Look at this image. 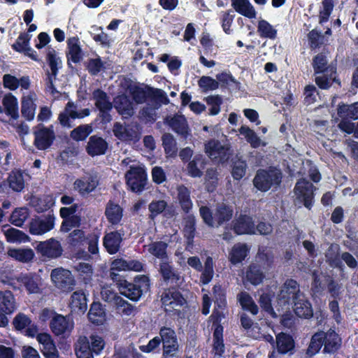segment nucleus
<instances>
[{"instance_id": "obj_1", "label": "nucleus", "mask_w": 358, "mask_h": 358, "mask_svg": "<svg viewBox=\"0 0 358 358\" xmlns=\"http://www.w3.org/2000/svg\"><path fill=\"white\" fill-rule=\"evenodd\" d=\"M110 275L117 285L120 294L132 301H139L143 294L150 290V280L146 275H138L132 282H129L113 271L110 272Z\"/></svg>"}, {"instance_id": "obj_2", "label": "nucleus", "mask_w": 358, "mask_h": 358, "mask_svg": "<svg viewBox=\"0 0 358 358\" xmlns=\"http://www.w3.org/2000/svg\"><path fill=\"white\" fill-rule=\"evenodd\" d=\"M234 213L233 207L224 203H217L213 211L206 206L199 208V214L203 223L210 228H218L227 224L232 220Z\"/></svg>"}, {"instance_id": "obj_3", "label": "nucleus", "mask_w": 358, "mask_h": 358, "mask_svg": "<svg viewBox=\"0 0 358 358\" xmlns=\"http://www.w3.org/2000/svg\"><path fill=\"white\" fill-rule=\"evenodd\" d=\"M128 89L133 100L137 104L143 103L149 99L153 103L154 106L158 108L162 105H168L170 103L166 93L162 89L149 85L141 87L136 85L128 86Z\"/></svg>"}, {"instance_id": "obj_4", "label": "nucleus", "mask_w": 358, "mask_h": 358, "mask_svg": "<svg viewBox=\"0 0 358 358\" xmlns=\"http://www.w3.org/2000/svg\"><path fill=\"white\" fill-rule=\"evenodd\" d=\"M160 301L166 313L173 316L181 317L182 312L176 308H182L187 304L180 289L174 286L165 288L161 294Z\"/></svg>"}, {"instance_id": "obj_5", "label": "nucleus", "mask_w": 358, "mask_h": 358, "mask_svg": "<svg viewBox=\"0 0 358 358\" xmlns=\"http://www.w3.org/2000/svg\"><path fill=\"white\" fill-rule=\"evenodd\" d=\"M282 172L275 167L259 169L253 179V185L259 191L266 192L272 187H278L282 182Z\"/></svg>"}, {"instance_id": "obj_6", "label": "nucleus", "mask_w": 358, "mask_h": 358, "mask_svg": "<svg viewBox=\"0 0 358 358\" xmlns=\"http://www.w3.org/2000/svg\"><path fill=\"white\" fill-rule=\"evenodd\" d=\"M105 345L103 339L97 335L80 337L75 345V352L78 358H94L102 351Z\"/></svg>"}, {"instance_id": "obj_7", "label": "nucleus", "mask_w": 358, "mask_h": 358, "mask_svg": "<svg viewBox=\"0 0 358 358\" xmlns=\"http://www.w3.org/2000/svg\"><path fill=\"white\" fill-rule=\"evenodd\" d=\"M124 178L128 189L132 192L140 194L145 189L148 175L143 167L131 166L126 172Z\"/></svg>"}, {"instance_id": "obj_8", "label": "nucleus", "mask_w": 358, "mask_h": 358, "mask_svg": "<svg viewBox=\"0 0 358 358\" xmlns=\"http://www.w3.org/2000/svg\"><path fill=\"white\" fill-rule=\"evenodd\" d=\"M159 334L162 343L163 357H174L179 351V344L175 330L171 327H162Z\"/></svg>"}, {"instance_id": "obj_9", "label": "nucleus", "mask_w": 358, "mask_h": 358, "mask_svg": "<svg viewBox=\"0 0 358 358\" xmlns=\"http://www.w3.org/2000/svg\"><path fill=\"white\" fill-rule=\"evenodd\" d=\"M34 145L39 150H45L51 147L55 140L53 126L45 127L39 123L33 127Z\"/></svg>"}, {"instance_id": "obj_10", "label": "nucleus", "mask_w": 358, "mask_h": 358, "mask_svg": "<svg viewBox=\"0 0 358 358\" xmlns=\"http://www.w3.org/2000/svg\"><path fill=\"white\" fill-rule=\"evenodd\" d=\"M50 276L55 286L63 292H71L76 285L75 278L68 269L62 267L55 268Z\"/></svg>"}, {"instance_id": "obj_11", "label": "nucleus", "mask_w": 358, "mask_h": 358, "mask_svg": "<svg viewBox=\"0 0 358 358\" xmlns=\"http://www.w3.org/2000/svg\"><path fill=\"white\" fill-rule=\"evenodd\" d=\"M205 152L215 163L224 164L229 159V148L222 145L220 141L210 139L204 146Z\"/></svg>"}, {"instance_id": "obj_12", "label": "nucleus", "mask_w": 358, "mask_h": 358, "mask_svg": "<svg viewBox=\"0 0 358 358\" xmlns=\"http://www.w3.org/2000/svg\"><path fill=\"white\" fill-rule=\"evenodd\" d=\"M315 190V186L306 179L299 180L294 187L296 199L308 210H310L314 204Z\"/></svg>"}, {"instance_id": "obj_13", "label": "nucleus", "mask_w": 358, "mask_h": 358, "mask_svg": "<svg viewBox=\"0 0 358 358\" xmlns=\"http://www.w3.org/2000/svg\"><path fill=\"white\" fill-rule=\"evenodd\" d=\"M231 229L236 235L255 234V224L252 217L245 214H241L232 221Z\"/></svg>"}, {"instance_id": "obj_14", "label": "nucleus", "mask_w": 358, "mask_h": 358, "mask_svg": "<svg viewBox=\"0 0 358 358\" xmlns=\"http://www.w3.org/2000/svg\"><path fill=\"white\" fill-rule=\"evenodd\" d=\"M36 249L42 256L52 259L60 257L63 252L60 242L54 238L39 242Z\"/></svg>"}, {"instance_id": "obj_15", "label": "nucleus", "mask_w": 358, "mask_h": 358, "mask_svg": "<svg viewBox=\"0 0 358 358\" xmlns=\"http://www.w3.org/2000/svg\"><path fill=\"white\" fill-rule=\"evenodd\" d=\"M36 339L41 346V351L45 358H58L59 352L50 334L39 333Z\"/></svg>"}, {"instance_id": "obj_16", "label": "nucleus", "mask_w": 358, "mask_h": 358, "mask_svg": "<svg viewBox=\"0 0 358 358\" xmlns=\"http://www.w3.org/2000/svg\"><path fill=\"white\" fill-rule=\"evenodd\" d=\"M108 148V143L103 137L99 135L90 136L85 151L90 157L103 155Z\"/></svg>"}, {"instance_id": "obj_17", "label": "nucleus", "mask_w": 358, "mask_h": 358, "mask_svg": "<svg viewBox=\"0 0 358 358\" xmlns=\"http://www.w3.org/2000/svg\"><path fill=\"white\" fill-rule=\"evenodd\" d=\"M55 217L49 215L45 220L32 219L29 224V231L32 235H42L54 228Z\"/></svg>"}, {"instance_id": "obj_18", "label": "nucleus", "mask_w": 358, "mask_h": 358, "mask_svg": "<svg viewBox=\"0 0 358 358\" xmlns=\"http://www.w3.org/2000/svg\"><path fill=\"white\" fill-rule=\"evenodd\" d=\"M39 280V276L34 273H21L17 277V281L24 287L26 291L29 294L40 293Z\"/></svg>"}, {"instance_id": "obj_19", "label": "nucleus", "mask_w": 358, "mask_h": 358, "mask_svg": "<svg viewBox=\"0 0 358 358\" xmlns=\"http://www.w3.org/2000/svg\"><path fill=\"white\" fill-rule=\"evenodd\" d=\"M69 307L72 312L83 314L87 309V298L83 289L72 293L69 301Z\"/></svg>"}, {"instance_id": "obj_20", "label": "nucleus", "mask_w": 358, "mask_h": 358, "mask_svg": "<svg viewBox=\"0 0 358 358\" xmlns=\"http://www.w3.org/2000/svg\"><path fill=\"white\" fill-rule=\"evenodd\" d=\"M282 298L287 303L294 301L303 294L301 292L299 285L294 279H287L281 291Z\"/></svg>"}, {"instance_id": "obj_21", "label": "nucleus", "mask_w": 358, "mask_h": 358, "mask_svg": "<svg viewBox=\"0 0 358 358\" xmlns=\"http://www.w3.org/2000/svg\"><path fill=\"white\" fill-rule=\"evenodd\" d=\"M122 242V234L118 231H110L103 238V245L110 255H115L119 252Z\"/></svg>"}, {"instance_id": "obj_22", "label": "nucleus", "mask_w": 358, "mask_h": 358, "mask_svg": "<svg viewBox=\"0 0 358 358\" xmlns=\"http://www.w3.org/2000/svg\"><path fill=\"white\" fill-rule=\"evenodd\" d=\"M105 216L112 226L118 225L123 217V208L112 200H109L105 208Z\"/></svg>"}, {"instance_id": "obj_23", "label": "nucleus", "mask_w": 358, "mask_h": 358, "mask_svg": "<svg viewBox=\"0 0 358 358\" xmlns=\"http://www.w3.org/2000/svg\"><path fill=\"white\" fill-rule=\"evenodd\" d=\"M292 303H294V311L297 317L305 319H309L313 317V310L312 304L309 300L306 298L304 294Z\"/></svg>"}, {"instance_id": "obj_24", "label": "nucleus", "mask_w": 358, "mask_h": 358, "mask_svg": "<svg viewBox=\"0 0 358 358\" xmlns=\"http://www.w3.org/2000/svg\"><path fill=\"white\" fill-rule=\"evenodd\" d=\"M50 327L52 332L56 336L70 333L73 325L70 324L69 319L62 315H56L50 321Z\"/></svg>"}, {"instance_id": "obj_25", "label": "nucleus", "mask_w": 358, "mask_h": 358, "mask_svg": "<svg viewBox=\"0 0 358 358\" xmlns=\"http://www.w3.org/2000/svg\"><path fill=\"white\" fill-rule=\"evenodd\" d=\"M182 234L189 244L192 243L196 231V218L193 213L185 214L182 217Z\"/></svg>"}, {"instance_id": "obj_26", "label": "nucleus", "mask_w": 358, "mask_h": 358, "mask_svg": "<svg viewBox=\"0 0 358 358\" xmlns=\"http://www.w3.org/2000/svg\"><path fill=\"white\" fill-rule=\"evenodd\" d=\"M245 278L252 285H260L265 278L264 268L258 264H250L245 271Z\"/></svg>"}, {"instance_id": "obj_27", "label": "nucleus", "mask_w": 358, "mask_h": 358, "mask_svg": "<svg viewBox=\"0 0 358 358\" xmlns=\"http://www.w3.org/2000/svg\"><path fill=\"white\" fill-rule=\"evenodd\" d=\"M87 238L85 231L82 229H74L68 236V243L69 245L78 252L86 253L84 250L85 245L87 244ZM87 255V254H85Z\"/></svg>"}, {"instance_id": "obj_28", "label": "nucleus", "mask_w": 358, "mask_h": 358, "mask_svg": "<svg viewBox=\"0 0 358 358\" xmlns=\"http://www.w3.org/2000/svg\"><path fill=\"white\" fill-rule=\"evenodd\" d=\"M315 76V83L321 90H329L334 83L341 84L340 80L337 78L336 69Z\"/></svg>"}, {"instance_id": "obj_29", "label": "nucleus", "mask_w": 358, "mask_h": 358, "mask_svg": "<svg viewBox=\"0 0 358 358\" xmlns=\"http://www.w3.org/2000/svg\"><path fill=\"white\" fill-rule=\"evenodd\" d=\"M159 272L166 283L178 284L180 280V273L173 268L168 260L160 262Z\"/></svg>"}, {"instance_id": "obj_30", "label": "nucleus", "mask_w": 358, "mask_h": 358, "mask_svg": "<svg viewBox=\"0 0 358 358\" xmlns=\"http://www.w3.org/2000/svg\"><path fill=\"white\" fill-rule=\"evenodd\" d=\"M324 337L325 341L323 352L328 354H334L337 352L341 345V338L335 330L330 329L327 333L324 332Z\"/></svg>"}, {"instance_id": "obj_31", "label": "nucleus", "mask_w": 358, "mask_h": 358, "mask_svg": "<svg viewBox=\"0 0 358 358\" xmlns=\"http://www.w3.org/2000/svg\"><path fill=\"white\" fill-rule=\"evenodd\" d=\"M24 171L20 169H13L7 178L9 187L14 192H20L24 188Z\"/></svg>"}, {"instance_id": "obj_32", "label": "nucleus", "mask_w": 358, "mask_h": 358, "mask_svg": "<svg viewBox=\"0 0 358 358\" xmlns=\"http://www.w3.org/2000/svg\"><path fill=\"white\" fill-rule=\"evenodd\" d=\"M177 199L182 212L188 214L193 208L190 190L184 185H180L177 187Z\"/></svg>"}, {"instance_id": "obj_33", "label": "nucleus", "mask_w": 358, "mask_h": 358, "mask_svg": "<svg viewBox=\"0 0 358 358\" xmlns=\"http://www.w3.org/2000/svg\"><path fill=\"white\" fill-rule=\"evenodd\" d=\"M206 164V162L202 155H194L187 166L188 176L192 178H201L203 174V170L205 169Z\"/></svg>"}, {"instance_id": "obj_34", "label": "nucleus", "mask_w": 358, "mask_h": 358, "mask_svg": "<svg viewBox=\"0 0 358 358\" xmlns=\"http://www.w3.org/2000/svg\"><path fill=\"white\" fill-rule=\"evenodd\" d=\"M276 348L280 354L285 355L294 350L295 342L289 334L280 332L276 336Z\"/></svg>"}, {"instance_id": "obj_35", "label": "nucleus", "mask_w": 358, "mask_h": 358, "mask_svg": "<svg viewBox=\"0 0 358 358\" xmlns=\"http://www.w3.org/2000/svg\"><path fill=\"white\" fill-rule=\"evenodd\" d=\"M16 309L13 293L10 290L0 291V310L5 314H12Z\"/></svg>"}, {"instance_id": "obj_36", "label": "nucleus", "mask_w": 358, "mask_h": 358, "mask_svg": "<svg viewBox=\"0 0 358 358\" xmlns=\"http://www.w3.org/2000/svg\"><path fill=\"white\" fill-rule=\"evenodd\" d=\"M166 122L176 133L184 137L188 135L189 127L187 120L183 115H175L170 118H166Z\"/></svg>"}, {"instance_id": "obj_37", "label": "nucleus", "mask_w": 358, "mask_h": 358, "mask_svg": "<svg viewBox=\"0 0 358 358\" xmlns=\"http://www.w3.org/2000/svg\"><path fill=\"white\" fill-rule=\"evenodd\" d=\"M312 66L314 71V75L336 69L335 66L328 65V59L324 52H320L313 57L312 60Z\"/></svg>"}, {"instance_id": "obj_38", "label": "nucleus", "mask_w": 358, "mask_h": 358, "mask_svg": "<svg viewBox=\"0 0 358 358\" xmlns=\"http://www.w3.org/2000/svg\"><path fill=\"white\" fill-rule=\"evenodd\" d=\"M168 246V243L164 241H155L148 245V251L150 255L163 262L169 259Z\"/></svg>"}, {"instance_id": "obj_39", "label": "nucleus", "mask_w": 358, "mask_h": 358, "mask_svg": "<svg viewBox=\"0 0 358 358\" xmlns=\"http://www.w3.org/2000/svg\"><path fill=\"white\" fill-rule=\"evenodd\" d=\"M231 6L239 14L252 19L256 17V11L249 0H231Z\"/></svg>"}, {"instance_id": "obj_40", "label": "nucleus", "mask_w": 358, "mask_h": 358, "mask_svg": "<svg viewBox=\"0 0 358 358\" xmlns=\"http://www.w3.org/2000/svg\"><path fill=\"white\" fill-rule=\"evenodd\" d=\"M66 43L70 55V58H68V64L70 65V59L75 64L80 62L82 59V49L79 38L77 36L70 37L67 39Z\"/></svg>"}, {"instance_id": "obj_41", "label": "nucleus", "mask_w": 358, "mask_h": 358, "mask_svg": "<svg viewBox=\"0 0 358 358\" xmlns=\"http://www.w3.org/2000/svg\"><path fill=\"white\" fill-rule=\"evenodd\" d=\"M248 253L249 248L246 244H236L231 248L229 252V259L232 264L236 265L245 260Z\"/></svg>"}, {"instance_id": "obj_42", "label": "nucleus", "mask_w": 358, "mask_h": 358, "mask_svg": "<svg viewBox=\"0 0 358 358\" xmlns=\"http://www.w3.org/2000/svg\"><path fill=\"white\" fill-rule=\"evenodd\" d=\"M89 320L96 325L103 324L105 320L106 313L100 302L94 301L91 306L87 314Z\"/></svg>"}, {"instance_id": "obj_43", "label": "nucleus", "mask_w": 358, "mask_h": 358, "mask_svg": "<svg viewBox=\"0 0 358 358\" xmlns=\"http://www.w3.org/2000/svg\"><path fill=\"white\" fill-rule=\"evenodd\" d=\"M92 99L95 101L94 105L98 110H112L113 103L106 92L100 88L94 90L92 92Z\"/></svg>"}, {"instance_id": "obj_44", "label": "nucleus", "mask_w": 358, "mask_h": 358, "mask_svg": "<svg viewBox=\"0 0 358 358\" xmlns=\"http://www.w3.org/2000/svg\"><path fill=\"white\" fill-rule=\"evenodd\" d=\"M115 107L122 115L132 116L134 108L132 102L126 95L118 96L115 99Z\"/></svg>"}, {"instance_id": "obj_45", "label": "nucleus", "mask_w": 358, "mask_h": 358, "mask_svg": "<svg viewBox=\"0 0 358 358\" xmlns=\"http://www.w3.org/2000/svg\"><path fill=\"white\" fill-rule=\"evenodd\" d=\"M237 299L243 310L250 312L253 315L258 313L259 308L248 292H241L238 294Z\"/></svg>"}, {"instance_id": "obj_46", "label": "nucleus", "mask_w": 358, "mask_h": 358, "mask_svg": "<svg viewBox=\"0 0 358 358\" xmlns=\"http://www.w3.org/2000/svg\"><path fill=\"white\" fill-rule=\"evenodd\" d=\"M2 103L7 115L10 116L13 120L19 117L17 99L14 95L6 94L3 99Z\"/></svg>"}, {"instance_id": "obj_47", "label": "nucleus", "mask_w": 358, "mask_h": 358, "mask_svg": "<svg viewBox=\"0 0 358 358\" xmlns=\"http://www.w3.org/2000/svg\"><path fill=\"white\" fill-rule=\"evenodd\" d=\"M75 269L78 272V279L85 285L89 284L92 280L93 274L92 266L89 263L80 262L75 266Z\"/></svg>"}, {"instance_id": "obj_48", "label": "nucleus", "mask_w": 358, "mask_h": 358, "mask_svg": "<svg viewBox=\"0 0 358 358\" xmlns=\"http://www.w3.org/2000/svg\"><path fill=\"white\" fill-rule=\"evenodd\" d=\"M93 131L92 124H80L70 132V137L75 141H84Z\"/></svg>"}, {"instance_id": "obj_49", "label": "nucleus", "mask_w": 358, "mask_h": 358, "mask_svg": "<svg viewBox=\"0 0 358 358\" xmlns=\"http://www.w3.org/2000/svg\"><path fill=\"white\" fill-rule=\"evenodd\" d=\"M8 255L15 260L23 263L29 262L34 257V252L31 248L10 249L8 251Z\"/></svg>"}, {"instance_id": "obj_50", "label": "nucleus", "mask_w": 358, "mask_h": 358, "mask_svg": "<svg viewBox=\"0 0 358 358\" xmlns=\"http://www.w3.org/2000/svg\"><path fill=\"white\" fill-rule=\"evenodd\" d=\"M75 188L81 194H89L93 192L97 186V182L92 178L87 180L77 179L74 182Z\"/></svg>"}, {"instance_id": "obj_51", "label": "nucleus", "mask_w": 358, "mask_h": 358, "mask_svg": "<svg viewBox=\"0 0 358 358\" xmlns=\"http://www.w3.org/2000/svg\"><path fill=\"white\" fill-rule=\"evenodd\" d=\"M257 31L262 38L275 39L277 36V30L265 20H261L259 21Z\"/></svg>"}, {"instance_id": "obj_52", "label": "nucleus", "mask_w": 358, "mask_h": 358, "mask_svg": "<svg viewBox=\"0 0 358 358\" xmlns=\"http://www.w3.org/2000/svg\"><path fill=\"white\" fill-rule=\"evenodd\" d=\"M241 134L243 135L247 141L249 143L252 148H257L261 145V139L254 130L250 129L249 127L243 125L238 129Z\"/></svg>"}, {"instance_id": "obj_53", "label": "nucleus", "mask_w": 358, "mask_h": 358, "mask_svg": "<svg viewBox=\"0 0 358 358\" xmlns=\"http://www.w3.org/2000/svg\"><path fill=\"white\" fill-rule=\"evenodd\" d=\"M324 331L315 333L311 338L307 353L310 355H314L317 353L324 345Z\"/></svg>"}, {"instance_id": "obj_54", "label": "nucleus", "mask_w": 358, "mask_h": 358, "mask_svg": "<svg viewBox=\"0 0 358 358\" xmlns=\"http://www.w3.org/2000/svg\"><path fill=\"white\" fill-rule=\"evenodd\" d=\"M223 332L218 327V329H214L213 333V350L215 351V355L219 356H222L225 351Z\"/></svg>"}, {"instance_id": "obj_55", "label": "nucleus", "mask_w": 358, "mask_h": 358, "mask_svg": "<svg viewBox=\"0 0 358 358\" xmlns=\"http://www.w3.org/2000/svg\"><path fill=\"white\" fill-rule=\"evenodd\" d=\"M334 4L333 0H322V7L319 11V23L324 24L327 22L334 10Z\"/></svg>"}, {"instance_id": "obj_56", "label": "nucleus", "mask_w": 358, "mask_h": 358, "mask_svg": "<svg viewBox=\"0 0 358 358\" xmlns=\"http://www.w3.org/2000/svg\"><path fill=\"white\" fill-rule=\"evenodd\" d=\"M162 145L166 155L173 157L177 154L176 142L172 134L165 133L162 137Z\"/></svg>"}, {"instance_id": "obj_57", "label": "nucleus", "mask_w": 358, "mask_h": 358, "mask_svg": "<svg viewBox=\"0 0 358 358\" xmlns=\"http://www.w3.org/2000/svg\"><path fill=\"white\" fill-rule=\"evenodd\" d=\"M31 36L27 32H22L18 36L15 42L11 45L12 49L20 53H24L29 48Z\"/></svg>"}, {"instance_id": "obj_58", "label": "nucleus", "mask_w": 358, "mask_h": 358, "mask_svg": "<svg viewBox=\"0 0 358 358\" xmlns=\"http://www.w3.org/2000/svg\"><path fill=\"white\" fill-rule=\"evenodd\" d=\"M213 289L215 307L222 310L224 309L227 305L226 291L221 285H215Z\"/></svg>"}, {"instance_id": "obj_59", "label": "nucleus", "mask_w": 358, "mask_h": 358, "mask_svg": "<svg viewBox=\"0 0 358 358\" xmlns=\"http://www.w3.org/2000/svg\"><path fill=\"white\" fill-rule=\"evenodd\" d=\"M216 78L222 87L231 86L236 90L240 89L241 83L230 73L222 72L216 76Z\"/></svg>"}, {"instance_id": "obj_60", "label": "nucleus", "mask_w": 358, "mask_h": 358, "mask_svg": "<svg viewBox=\"0 0 358 358\" xmlns=\"http://www.w3.org/2000/svg\"><path fill=\"white\" fill-rule=\"evenodd\" d=\"M86 69L91 76H96L101 71H104L106 67L104 62L101 57L98 56L96 58L89 59L86 64Z\"/></svg>"}, {"instance_id": "obj_61", "label": "nucleus", "mask_w": 358, "mask_h": 358, "mask_svg": "<svg viewBox=\"0 0 358 358\" xmlns=\"http://www.w3.org/2000/svg\"><path fill=\"white\" fill-rule=\"evenodd\" d=\"M47 62L50 68V75H52L54 78H56L58 74V64L61 63L59 58L57 57L56 51L51 48H48V51L46 55Z\"/></svg>"}, {"instance_id": "obj_62", "label": "nucleus", "mask_w": 358, "mask_h": 358, "mask_svg": "<svg viewBox=\"0 0 358 358\" xmlns=\"http://www.w3.org/2000/svg\"><path fill=\"white\" fill-rule=\"evenodd\" d=\"M7 240L10 242L26 243L29 241V237L22 231L11 228L7 231Z\"/></svg>"}, {"instance_id": "obj_63", "label": "nucleus", "mask_w": 358, "mask_h": 358, "mask_svg": "<svg viewBox=\"0 0 358 358\" xmlns=\"http://www.w3.org/2000/svg\"><path fill=\"white\" fill-rule=\"evenodd\" d=\"M198 85L203 92L213 91L219 87V83L210 76H203L198 80Z\"/></svg>"}, {"instance_id": "obj_64", "label": "nucleus", "mask_w": 358, "mask_h": 358, "mask_svg": "<svg viewBox=\"0 0 358 358\" xmlns=\"http://www.w3.org/2000/svg\"><path fill=\"white\" fill-rule=\"evenodd\" d=\"M114 308L118 313L126 316L132 315L135 310V307L121 296Z\"/></svg>"}]
</instances>
